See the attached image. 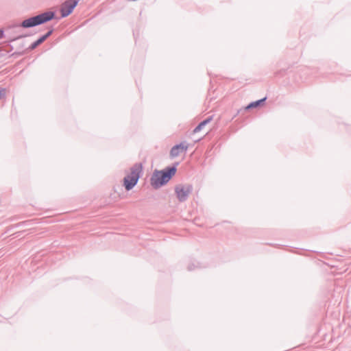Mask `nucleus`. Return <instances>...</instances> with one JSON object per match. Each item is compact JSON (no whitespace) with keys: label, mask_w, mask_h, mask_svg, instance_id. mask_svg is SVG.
I'll return each mask as SVG.
<instances>
[{"label":"nucleus","mask_w":351,"mask_h":351,"mask_svg":"<svg viewBox=\"0 0 351 351\" xmlns=\"http://www.w3.org/2000/svg\"><path fill=\"white\" fill-rule=\"evenodd\" d=\"M4 36V32L0 29V39L3 38Z\"/></svg>","instance_id":"nucleus-13"},{"label":"nucleus","mask_w":351,"mask_h":351,"mask_svg":"<svg viewBox=\"0 0 351 351\" xmlns=\"http://www.w3.org/2000/svg\"><path fill=\"white\" fill-rule=\"evenodd\" d=\"M176 166L167 167L160 171L155 170L150 179L152 186L155 189H158L165 185L176 174Z\"/></svg>","instance_id":"nucleus-1"},{"label":"nucleus","mask_w":351,"mask_h":351,"mask_svg":"<svg viewBox=\"0 0 351 351\" xmlns=\"http://www.w3.org/2000/svg\"><path fill=\"white\" fill-rule=\"evenodd\" d=\"M53 32V29L51 27L46 34L40 36L38 40L32 43L27 48L28 51L35 49L38 46L45 42Z\"/></svg>","instance_id":"nucleus-7"},{"label":"nucleus","mask_w":351,"mask_h":351,"mask_svg":"<svg viewBox=\"0 0 351 351\" xmlns=\"http://www.w3.org/2000/svg\"><path fill=\"white\" fill-rule=\"evenodd\" d=\"M195 265L194 264H190L189 266H188V270L189 271H192L194 268H195Z\"/></svg>","instance_id":"nucleus-12"},{"label":"nucleus","mask_w":351,"mask_h":351,"mask_svg":"<svg viewBox=\"0 0 351 351\" xmlns=\"http://www.w3.org/2000/svg\"><path fill=\"white\" fill-rule=\"evenodd\" d=\"M56 18V12L53 11H47L40 14L25 19L19 25L14 27H21L23 28H32L40 25L45 24Z\"/></svg>","instance_id":"nucleus-2"},{"label":"nucleus","mask_w":351,"mask_h":351,"mask_svg":"<svg viewBox=\"0 0 351 351\" xmlns=\"http://www.w3.org/2000/svg\"><path fill=\"white\" fill-rule=\"evenodd\" d=\"M5 96V89L0 88V99H3Z\"/></svg>","instance_id":"nucleus-11"},{"label":"nucleus","mask_w":351,"mask_h":351,"mask_svg":"<svg viewBox=\"0 0 351 351\" xmlns=\"http://www.w3.org/2000/svg\"><path fill=\"white\" fill-rule=\"evenodd\" d=\"M266 99H267L266 97H264L261 99L256 100L255 101H252L245 107V109L249 110V109L258 107L265 101Z\"/></svg>","instance_id":"nucleus-9"},{"label":"nucleus","mask_w":351,"mask_h":351,"mask_svg":"<svg viewBox=\"0 0 351 351\" xmlns=\"http://www.w3.org/2000/svg\"><path fill=\"white\" fill-rule=\"evenodd\" d=\"M142 169L143 167L141 163H136L131 167L130 174L126 176L123 179V185L126 191H130L136 185Z\"/></svg>","instance_id":"nucleus-3"},{"label":"nucleus","mask_w":351,"mask_h":351,"mask_svg":"<svg viewBox=\"0 0 351 351\" xmlns=\"http://www.w3.org/2000/svg\"><path fill=\"white\" fill-rule=\"evenodd\" d=\"M213 119V117L210 116L204 121H201L193 130L194 133L199 132L206 124L210 123Z\"/></svg>","instance_id":"nucleus-8"},{"label":"nucleus","mask_w":351,"mask_h":351,"mask_svg":"<svg viewBox=\"0 0 351 351\" xmlns=\"http://www.w3.org/2000/svg\"><path fill=\"white\" fill-rule=\"evenodd\" d=\"M26 36H27V35H24V34L19 35V36H16L15 38H14L11 39V40H10V41H11V42H12V41H15V40H16L21 39V38H25V37H26Z\"/></svg>","instance_id":"nucleus-10"},{"label":"nucleus","mask_w":351,"mask_h":351,"mask_svg":"<svg viewBox=\"0 0 351 351\" xmlns=\"http://www.w3.org/2000/svg\"><path fill=\"white\" fill-rule=\"evenodd\" d=\"M80 0H66L61 5V17L64 18L70 15L77 6Z\"/></svg>","instance_id":"nucleus-5"},{"label":"nucleus","mask_w":351,"mask_h":351,"mask_svg":"<svg viewBox=\"0 0 351 351\" xmlns=\"http://www.w3.org/2000/svg\"><path fill=\"white\" fill-rule=\"evenodd\" d=\"M193 191L191 184H178L175 187V193L179 202H185Z\"/></svg>","instance_id":"nucleus-4"},{"label":"nucleus","mask_w":351,"mask_h":351,"mask_svg":"<svg viewBox=\"0 0 351 351\" xmlns=\"http://www.w3.org/2000/svg\"><path fill=\"white\" fill-rule=\"evenodd\" d=\"M189 145L186 142H182L172 147L170 150V156L172 158L178 156L181 153L186 152L188 149Z\"/></svg>","instance_id":"nucleus-6"}]
</instances>
